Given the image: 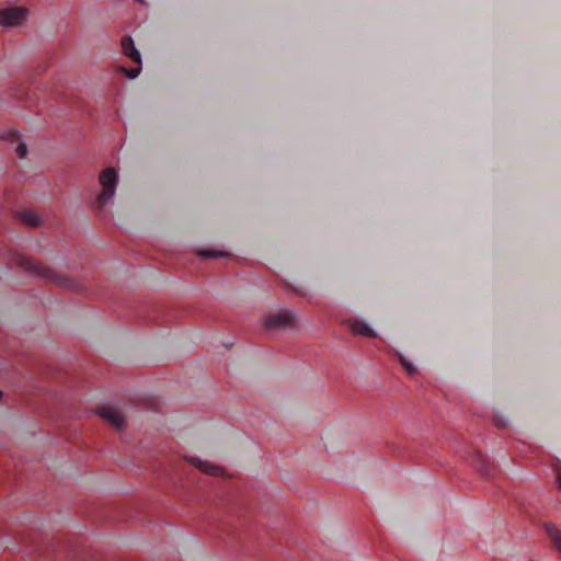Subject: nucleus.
I'll list each match as a JSON object with an SVG mask.
<instances>
[{
	"instance_id": "1",
	"label": "nucleus",
	"mask_w": 561,
	"mask_h": 561,
	"mask_svg": "<svg viewBox=\"0 0 561 561\" xmlns=\"http://www.w3.org/2000/svg\"><path fill=\"white\" fill-rule=\"evenodd\" d=\"M99 182L102 186V192L96 196L94 204L101 209L107 205L115 195L118 183L117 172L113 168L103 170L99 175Z\"/></svg>"
},
{
	"instance_id": "2",
	"label": "nucleus",
	"mask_w": 561,
	"mask_h": 561,
	"mask_svg": "<svg viewBox=\"0 0 561 561\" xmlns=\"http://www.w3.org/2000/svg\"><path fill=\"white\" fill-rule=\"evenodd\" d=\"M18 264L24 270L30 271L42 278L51 280L58 285L67 286L66 280L59 277L50 267L43 265L32 257L20 255L18 257Z\"/></svg>"
},
{
	"instance_id": "3",
	"label": "nucleus",
	"mask_w": 561,
	"mask_h": 561,
	"mask_svg": "<svg viewBox=\"0 0 561 561\" xmlns=\"http://www.w3.org/2000/svg\"><path fill=\"white\" fill-rule=\"evenodd\" d=\"M121 46L123 54L128 57L131 61L138 65L137 68H123L124 72L129 79H135L141 70V55L135 46L131 36H124L121 39Z\"/></svg>"
},
{
	"instance_id": "4",
	"label": "nucleus",
	"mask_w": 561,
	"mask_h": 561,
	"mask_svg": "<svg viewBox=\"0 0 561 561\" xmlns=\"http://www.w3.org/2000/svg\"><path fill=\"white\" fill-rule=\"evenodd\" d=\"M297 317L288 309L279 310L264 319V327L268 331L285 330L291 327Z\"/></svg>"
},
{
	"instance_id": "5",
	"label": "nucleus",
	"mask_w": 561,
	"mask_h": 561,
	"mask_svg": "<svg viewBox=\"0 0 561 561\" xmlns=\"http://www.w3.org/2000/svg\"><path fill=\"white\" fill-rule=\"evenodd\" d=\"M27 9L23 7L0 10V25L18 26L26 20Z\"/></svg>"
},
{
	"instance_id": "6",
	"label": "nucleus",
	"mask_w": 561,
	"mask_h": 561,
	"mask_svg": "<svg viewBox=\"0 0 561 561\" xmlns=\"http://www.w3.org/2000/svg\"><path fill=\"white\" fill-rule=\"evenodd\" d=\"M346 324L354 335L365 336L369 339H375L377 336V333L374 331V329L362 319H348L346 321Z\"/></svg>"
},
{
	"instance_id": "7",
	"label": "nucleus",
	"mask_w": 561,
	"mask_h": 561,
	"mask_svg": "<svg viewBox=\"0 0 561 561\" xmlns=\"http://www.w3.org/2000/svg\"><path fill=\"white\" fill-rule=\"evenodd\" d=\"M96 413L117 430H122L125 426V419L113 407H101L96 410Z\"/></svg>"
},
{
	"instance_id": "8",
	"label": "nucleus",
	"mask_w": 561,
	"mask_h": 561,
	"mask_svg": "<svg viewBox=\"0 0 561 561\" xmlns=\"http://www.w3.org/2000/svg\"><path fill=\"white\" fill-rule=\"evenodd\" d=\"M190 460L197 469L209 476H221L224 472L222 468L211 465L207 461H203L197 458H191Z\"/></svg>"
},
{
	"instance_id": "9",
	"label": "nucleus",
	"mask_w": 561,
	"mask_h": 561,
	"mask_svg": "<svg viewBox=\"0 0 561 561\" xmlns=\"http://www.w3.org/2000/svg\"><path fill=\"white\" fill-rule=\"evenodd\" d=\"M545 530L552 541L554 548L561 553V529L551 523L545 525Z\"/></svg>"
},
{
	"instance_id": "10",
	"label": "nucleus",
	"mask_w": 561,
	"mask_h": 561,
	"mask_svg": "<svg viewBox=\"0 0 561 561\" xmlns=\"http://www.w3.org/2000/svg\"><path fill=\"white\" fill-rule=\"evenodd\" d=\"M19 218L26 224L27 226L37 227L41 225L42 220L36 215V213L32 210H24L19 214Z\"/></svg>"
},
{
	"instance_id": "11",
	"label": "nucleus",
	"mask_w": 561,
	"mask_h": 561,
	"mask_svg": "<svg viewBox=\"0 0 561 561\" xmlns=\"http://www.w3.org/2000/svg\"><path fill=\"white\" fill-rule=\"evenodd\" d=\"M473 465L483 474L489 476V468L481 451L477 453L476 458L473 460Z\"/></svg>"
},
{
	"instance_id": "12",
	"label": "nucleus",
	"mask_w": 561,
	"mask_h": 561,
	"mask_svg": "<svg viewBox=\"0 0 561 561\" xmlns=\"http://www.w3.org/2000/svg\"><path fill=\"white\" fill-rule=\"evenodd\" d=\"M198 255L206 259H217V257H224L227 256L228 253L222 250H208L203 249L198 251Z\"/></svg>"
},
{
	"instance_id": "13",
	"label": "nucleus",
	"mask_w": 561,
	"mask_h": 561,
	"mask_svg": "<svg viewBox=\"0 0 561 561\" xmlns=\"http://www.w3.org/2000/svg\"><path fill=\"white\" fill-rule=\"evenodd\" d=\"M398 358L409 376H414L417 373L416 367L410 360H408L402 354H398Z\"/></svg>"
},
{
	"instance_id": "14",
	"label": "nucleus",
	"mask_w": 561,
	"mask_h": 561,
	"mask_svg": "<svg viewBox=\"0 0 561 561\" xmlns=\"http://www.w3.org/2000/svg\"><path fill=\"white\" fill-rule=\"evenodd\" d=\"M510 426L508 421L499 414H493V427H496L497 430H507Z\"/></svg>"
},
{
	"instance_id": "15",
	"label": "nucleus",
	"mask_w": 561,
	"mask_h": 561,
	"mask_svg": "<svg viewBox=\"0 0 561 561\" xmlns=\"http://www.w3.org/2000/svg\"><path fill=\"white\" fill-rule=\"evenodd\" d=\"M552 468L556 473V481H557L558 488L561 491V461L553 463Z\"/></svg>"
},
{
	"instance_id": "16",
	"label": "nucleus",
	"mask_w": 561,
	"mask_h": 561,
	"mask_svg": "<svg viewBox=\"0 0 561 561\" xmlns=\"http://www.w3.org/2000/svg\"><path fill=\"white\" fill-rule=\"evenodd\" d=\"M15 152L18 154L19 158H24L27 153V147L24 142H21L18 145V147L15 148Z\"/></svg>"
},
{
	"instance_id": "17",
	"label": "nucleus",
	"mask_w": 561,
	"mask_h": 561,
	"mask_svg": "<svg viewBox=\"0 0 561 561\" xmlns=\"http://www.w3.org/2000/svg\"><path fill=\"white\" fill-rule=\"evenodd\" d=\"M136 1L139 2V3H144L145 2V0H136Z\"/></svg>"
},
{
	"instance_id": "18",
	"label": "nucleus",
	"mask_w": 561,
	"mask_h": 561,
	"mask_svg": "<svg viewBox=\"0 0 561 561\" xmlns=\"http://www.w3.org/2000/svg\"><path fill=\"white\" fill-rule=\"evenodd\" d=\"M2 398V391H0V399Z\"/></svg>"
}]
</instances>
